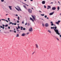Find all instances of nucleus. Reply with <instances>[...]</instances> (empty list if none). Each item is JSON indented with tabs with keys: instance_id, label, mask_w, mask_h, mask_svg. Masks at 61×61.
I'll list each match as a JSON object with an SVG mask.
<instances>
[{
	"instance_id": "nucleus-28",
	"label": "nucleus",
	"mask_w": 61,
	"mask_h": 61,
	"mask_svg": "<svg viewBox=\"0 0 61 61\" xmlns=\"http://www.w3.org/2000/svg\"><path fill=\"white\" fill-rule=\"evenodd\" d=\"M17 19H18V20H19V17H18Z\"/></svg>"
},
{
	"instance_id": "nucleus-36",
	"label": "nucleus",
	"mask_w": 61,
	"mask_h": 61,
	"mask_svg": "<svg viewBox=\"0 0 61 61\" xmlns=\"http://www.w3.org/2000/svg\"><path fill=\"white\" fill-rule=\"evenodd\" d=\"M56 38L57 39V40H58L59 41V39H58V38Z\"/></svg>"
},
{
	"instance_id": "nucleus-18",
	"label": "nucleus",
	"mask_w": 61,
	"mask_h": 61,
	"mask_svg": "<svg viewBox=\"0 0 61 61\" xmlns=\"http://www.w3.org/2000/svg\"><path fill=\"white\" fill-rule=\"evenodd\" d=\"M23 7H24V8H25L26 9H27V8H26V7L25 5H23Z\"/></svg>"
},
{
	"instance_id": "nucleus-26",
	"label": "nucleus",
	"mask_w": 61,
	"mask_h": 61,
	"mask_svg": "<svg viewBox=\"0 0 61 61\" xmlns=\"http://www.w3.org/2000/svg\"><path fill=\"white\" fill-rule=\"evenodd\" d=\"M41 15H42V16H44V15H45L44 14H41Z\"/></svg>"
},
{
	"instance_id": "nucleus-10",
	"label": "nucleus",
	"mask_w": 61,
	"mask_h": 61,
	"mask_svg": "<svg viewBox=\"0 0 61 61\" xmlns=\"http://www.w3.org/2000/svg\"><path fill=\"white\" fill-rule=\"evenodd\" d=\"M25 33H22V34H21V36H25Z\"/></svg>"
},
{
	"instance_id": "nucleus-27",
	"label": "nucleus",
	"mask_w": 61,
	"mask_h": 61,
	"mask_svg": "<svg viewBox=\"0 0 61 61\" xmlns=\"http://www.w3.org/2000/svg\"><path fill=\"white\" fill-rule=\"evenodd\" d=\"M23 30H25V28H23Z\"/></svg>"
},
{
	"instance_id": "nucleus-41",
	"label": "nucleus",
	"mask_w": 61,
	"mask_h": 61,
	"mask_svg": "<svg viewBox=\"0 0 61 61\" xmlns=\"http://www.w3.org/2000/svg\"><path fill=\"white\" fill-rule=\"evenodd\" d=\"M17 23H19V21L17 20Z\"/></svg>"
},
{
	"instance_id": "nucleus-31",
	"label": "nucleus",
	"mask_w": 61,
	"mask_h": 61,
	"mask_svg": "<svg viewBox=\"0 0 61 61\" xmlns=\"http://www.w3.org/2000/svg\"><path fill=\"white\" fill-rule=\"evenodd\" d=\"M26 35H28L29 34V33L27 32V33H26Z\"/></svg>"
},
{
	"instance_id": "nucleus-58",
	"label": "nucleus",
	"mask_w": 61,
	"mask_h": 61,
	"mask_svg": "<svg viewBox=\"0 0 61 61\" xmlns=\"http://www.w3.org/2000/svg\"><path fill=\"white\" fill-rule=\"evenodd\" d=\"M24 0L25 1H26V0Z\"/></svg>"
},
{
	"instance_id": "nucleus-33",
	"label": "nucleus",
	"mask_w": 61,
	"mask_h": 61,
	"mask_svg": "<svg viewBox=\"0 0 61 61\" xmlns=\"http://www.w3.org/2000/svg\"><path fill=\"white\" fill-rule=\"evenodd\" d=\"M44 7L45 8H46V6H45V5H44Z\"/></svg>"
},
{
	"instance_id": "nucleus-14",
	"label": "nucleus",
	"mask_w": 61,
	"mask_h": 61,
	"mask_svg": "<svg viewBox=\"0 0 61 61\" xmlns=\"http://www.w3.org/2000/svg\"><path fill=\"white\" fill-rule=\"evenodd\" d=\"M36 46V48H38V45L37 44H35Z\"/></svg>"
},
{
	"instance_id": "nucleus-25",
	"label": "nucleus",
	"mask_w": 61,
	"mask_h": 61,
	"mask_svg": "<svg viewBox=\"0 0 61 61\" xmlns=\"http://www.w3.org/2000/svg\"><path fill=\"white\" fill-rule=\"evenodd\" d=\"M10 24H12H12H13V23H12V22H10Z\"/></svg>"
},
{
	"instance_id": "nucleus-16",
	"label": "nucleus",
	"mask_w": 61,
	"mask_h": 61,
	"mask_svg": "<svg viewBox=\"0 0 61 61\" xmlns=\"http://www.w3.org/2000/svg\"><path fill=\"white\" fill-rule=\"evenodd\" d=\"M51 25H52V26L54 25V24L53 23V22H52V21L51 22Z\"/></svg>"
},
{
	"instance_id": "nucleus-59",
	"label": "nucleus",
	"mask_w": 61,
	"mask_h": 61,
	"mask_svg": "<svg viewBox=\"0 0 61 61\" xmlns=\"http://www.w3.org/2000/svg\"><path fill=\"white\" fill-rule=\"evenodd\" d=\"M21 30H23V29H22V28H21Z\"/></svg>"
},
{
	"instance_id": "nucleus-4",
	"label": "nucleus",
	"mask_w": 61,
	"mask_h": 61,
	"mask_svg": "<svg viewBox=\"0 0 61 61\" xmlns=\"http://www.w3.org/2000/svg\"><path fill=\"white\" fill-rule=\"evenodd\" d=\"M2 26H3V27L2 26H0V27L1 28H2L3 29H4V28H5V27H4L5 25L4 24H3Z\"/></svg>"
},
{
	"instance_id": "nucleus-35",
	"label": "nucleus",
	"mask_w": 61,
	"mask_h": 61,
	"mask_svg": "<svg viewBox=\"0 0 61 61\" xmlns=\"http://www.w3.org/2000/svg\"><path fill=\"white\" fill-rule=\"evenodd\" d=\"M5 21H6V22H7L8 23V21L7 20H5Z\"/></svg>"
},
{
	"instance_id": "nucleus-60",
	"label": "nucleus",
	"mask_w": 61,
	"mask_h": 61,
	"mask_svg": "<svg viewBox=\"0 0 61 61\" xmlns=\"http://www.w3.org/2000/svg\"><path fill=\"white\" fill-rule=\"evenodd\" d=\"M14 30H15V29H14Z\"/></svg>"
},
{
	"instance_id": "nucleus-46",
	"label": "nucleus",
	"mask_w": 61,
	"mask_h": 61,
	"mask_svg": "<svg viewBox=\"0 0 61 61\" xmlns=\"http://www.w3.org/2000/svg\"><path fill=\"white\" fill-rule=\"evenodd\" d=\"M16 29H17V30L18 29V28H17V27H16Z\"/></svg>"
},
{
	"instance_id": "nucleus-45",
	"label": "nucleus",
	"mask_w": 61,
	"mask_h": 61,
	"mask_svg": "<svg viewBox=\"0 0 61 61\" xmlns=\"http://www.w3.org/2000/svg\"><path fill=\"white\" fill-rule=\"evenodd\" d=\"M47 19H49V17H47Z\"/></svg>"
},
{
	"instance_id": "nucleus-20",
	"label": "nucleus",
	"mask_w": 61,
	"mask_h": 61,
	"mask_svg": "<svg viewBox=\"0 0 61 61\" xmlns=\"http://www.w3.org/2000/svg\"><path fill=\"white\" fill-rule=\"evenodd\" d=\"M59 9H60V8H59V7H57L58 11H59Z\"/></svg>"
},
{
	"instance_id": "nucleus-29",
	"label": "nucleus",
	"mask_w": 61,
	"mask_h": 61,
	"mask_svg": "<svg viewBox=\"0 0 61 61\" xmlns=\"http://www.w3.org/2000/svg\"><path fill=\"white\" fill-rule=\"evenodd\" d=\"M7 26H8V25H5V27H7Z\"/></svg>"
},
{
	"instance_id": "nucleus-47",
	"label": "nucleus",
	"mask_w": 61,
	"mask_h": 61,
	"mask_svg": "<svg viewBox=\"0 0 61 61\" xmlns=\"http://www.w3.org/2000/svg\"><path fill=\"white\" fill-rule=\"evenodd\" d=\"M51 29H53V27H51Z\"/></svg>"
},
{
	"instance_id": "nucleus-32",
	"label": "nucleus",
	"mask_w": 61,
	"mask_h": 61,
	"mask_svg": "<svg viewBox=\"0 0 61 61\" xmlns=\"http://www.w3.org/2000/svg\"><path fill=\"white\" fill-rule=\"evenodd\" d=\"M42 26H45V25H44V24H42Z\"/></svg>"
},
{
	"instance_id": "nucleus-1",
	"label": "nucleus",
	"mask_w": 61,
	"mask_h": 61,
	"mask_svg": "<svg viewBox=\"0 0 61 61\" xmlns=\"http://www.w3.org/2000/svg\"><path fill=\"white\" fill-rule=\"evenodd\" d=\"M17 8L16 7H15L16 10L18 11H22V10L21 9V8H20V7H19V6H16Z\"/></svg>"
},
{
	"instance_id": "nucleus-57",
	"label": "nucleus",
	"mask_w": 61,
	"mask_h": 61,
	"mask_svg": "<svg viewBox=\"0 0 61 61\" xmlns=\"http://www.w3.org/2000/svg\"><path fill=\"white\" fill-rule=\"evenodd\" d=\"M58 3H60V2H59V1H58Z\"/></svg>"
},
{
	"instance_id": "nucleus-49",
	"label": "nucleus",
	"mask_w": 61,
	"mask_h": 61,
	"mask_svg": "<svg viewBox=\"0 0 61 61\" xmlns=\"http://www.w3.org/2000/svg\"><path fill=\"white\" fill-rule=\"evenodd\" d=\"M17 30V31H19V30Z\"/></svg>"
},
{
	"instance_id": "nucleus-17",
	"label": "nucleus",
	"mask_w": 61,
	"mask_h": 61,
	"mask_svg": "<svg viewBox=\"0 0 61 61\" xmlns=\"http://www.w3.org/2000/svg\"><path fill=\"white\" fill-rule=\"evenodd\" d=\"M16 37H19V35L18 34H16Z\"/></svg>"
},
{
	"instance_id": "nucleus-50",
	"label": "nucleus",
	"mask_w": 61,
	"mask_h": 61,
	"mask_svg": "<svg viewBox=\"0 0 61 61\" xmlns=\"http://www.w3.org/2000/svg\"><path fill=\"white\" fill-rule=\"evenodd\" d=\"M60 37H61V35H60Z\"/></svg>"
},
{
	"instance_id": "nucleus-24",
	"label": "nucleus",
	"mask_w": 61,
	"mask_h": 61,
	"mask_svg": "<svg viewBox=\"0 0 61 61\" xmlns=\"http://www.w3.org/2000/svg\"><path fill=\"white\" fill-rule=\"evenodd\" d=\"M56 28H57V27L56 26L55 27V29H55L56 30Z\"/></svg>"
},
{
	"instance_id": "nucleus-53",
	"label": "nucleus",
	"mask_w": 61,
	"mask_h": 61,
	"mask_svg": "<svg viewBox=\"0 0 61 61\" xmlns=\"http://www.w3.org/2000/svg\"><path fill=\"white\" fill-rule=\"evenodd\" d=\"M21 28H23V27H21Z\"/></svg>"
},
{
	"instance_id": "nucleus-40",
	"label": "nucleus",
	"mask_w": 61,
	"mask_h": 61,
	"mask_svg": "<svg viewBox=\"0 0 61 61\" xmlns=\"http://www.w3.org/2000/svg\"><path fill=\"white\" fill-rule=\"evenodd\" d=\"M8 28H9V29H10V27L9 26L8 27Z\"/></svg>"
},
{
	"instance_id": "nucleus-9",
	"label": "nucleus",
	"mask_w": 61,
	"mask_h": 61,
	"mask_svg": "<svg viewBox=\"0 0 61 61\" xmlns=\"http://www.w3.org/2000/svg\"><path fill=\"white\" fill-rule=\"evenodd\" d=\"M52 10H55L56 9V8L55 7H53L52 8Z\"/></svg>"
},
{
	"instance_id": "nucleus-64",
	"label": "nucleus",
	"mask_w": 61,
	"mask_h": 61,
	"mask_svg": "<svg viewBox=\"0 0 61 61\" xmlns=\"http://www.w3.org/2000/svg\"><path fill=\"white\" fill-rule=\"evenodd\" d=\"M60 15H61V13L60 14Z\"/></svg>"
},
{
	"instance_id": "nucleus-15",
	"label": "nucleus",
	"mask_w": 61,
	"mask_h": 61,
	"mask_svg": "<svg viewBox=\"0 0 61 61\" xmlns=\"http://www.w3.org/2000/svg\"><path fill=\"white\" fill-rule=\"evenodd\" d=\"M45 1H42V4H45Z\"/></svg>"
},
{
	"instance_id": "nucleus-11",
	"label": "nucleus",
	"mask_w": 61,
	"mask_h": 61,
	"mask_svg": "<svg viewBox=\"0 0 61 61\" xmlns=\"http://www.w3.org/2000/svg\"><path fill=\"white\" fill-rule=\"evenodd\" d=\"M8 7L9 8H10V10H12V8H11L12 7V6H9Z\"/></svg>"
},
{
	"instance_id": "nucleus-2",
	"label": "nucleus",
	"mask_w": 61,
	"mask_h": 61,
	"mask_svg": "<svg viewBox=\"0 0 61 61\" xmlns=\"http://www.w3.org/2000/svg\"><path fill=\"white\" fill-rule=\"evenodd\" d=\"M54 30L55 32L56 33V34H58V35H60V33H59V31H58V30L54 29Z\"/></svg>"
},
{
	"instance_id": "nucleus-54",
	"label": "nucleus",
	"mask_w": 61,
	"mask_h": 61,
	"mask_svg": "<svg viewBox=\"0 0 61 61\" xmlns=\"http://www.w3.org/2000/svg\"><path fill=\"white\" fill-rule=\"evenodd\" d=\"M39 12H41H41L40 11H39Z\"/></svg>"
},
{
	"instance_id": "nucleus-44",
	"label": "nucleus",
	"mask_w": 61,
	"mask_h": 61,
	"mask_svg": "<svg viewBox=\"0 0 61 61\" xmlns=\"http://www.w3.org/2000/svg\"><path fill=\"white\" fill-rule=\"evenodd\" d=\"M14 33H16V31H14Z\"/></svg>"
},
{
	"instance_id": "nucleus-30",
	"label": "nucleus",
	"mask_w": 61,
	"mask_h": 61,
	"mask_svg": "<svg viewBox=\"0 0 61 61\" xmlns=\"http://www.w3.org/2000/svg\"><path fill=\"white\" fill-rule=\"evenodd\" d=\"M44 17H45V18H46V17H47V16L45 15V16H44Z\"/></svg>"
},
{
	"instance_id": "nucleus-42",
	"label": "nucleus",
	"mask_w": 61,
	"mask_h": 61,
	"mask_svg": "<svg viewBox=\"0 0 61 61\" xmlns=\"http://www.w3.org/2000/svg\"><path fill=\"white\" fill-rule=\"evenodd\" d=\"M1 1L2 2H4V0H1Z\"/></svg>"
},
{
	"instance_id": "nucleus-37",
	"label": "nucleus",
	"mask_w": 61,
	"mask_h": 61,
	"mask_svg": "<svg viewBox=\"0 0 61 61\" xmlns=\"http://www.w3.org/2000/svg\"><path fill=\"white\" fill-rule=\"evenodd\" d=\"M35 53V52H33V53H32V55H33V54H34V53Z\"/></svg>"
},
{
	"instance_id": "nucleus-13",
	"label": "nucleus",
	"mask_w": 61,
	"mask_h": 61,
	"mask_svg": "<svg viewBox=\"0 0 61 61\" xmlns=\"http://www.w3.org/2000/svg\"><path fill=\"white\" fill-rule=\"evenodd\" d=\"M30 19L32 21V22H34V20H33V19L31 18H30Z\"/></svg>"
},
{
	"instance_id": "nucleus-12",
	"label": "nucleus",
	"mask_w": 61,
	"mask_h": 61,
	"mask_svg": "<svg viewBox=\"0 0 61 61\" xmlns=\"http://www.w3.org/2000/svg\"><path fill=\"white\" fill-rule=\"evenodd\" d=\"M54 12H52L50 14V15H52L54 14Z\"/></svg>"
},
{
	"instance_id": "nucleus-39",
	"label": "nucleus",
	"mask_w": 61,
	"mask_h": 61,
	"mask_svg": "<svg viewBox=\"0 0 61 61\" xmlns=\"http://www.w3.org/2000/svg\"><path fill=\"white\" fill-rule=\"evenodd\" d=\"M1 20H4L5 21V20L4 19H2Z\"/></svg>"
},
{
	"instance_id": "nucleus-21",
	"label": "nucleus",
	"mask_w": 61,
	"mask_h": 61,
	"mask_svg": "<svg viewBox=\"0 0 61 61\" xmlns=\"http://www.w3.org/2000/svg\"><path fill=\"white\" fill-rule=\"evenodd\" d=\"M8 21H9V22H10V18H8Z\"/></svg>"
},
{
	"instance_id": "nucleus-19",
	"label": "nucleus",
	"mask_w": 61,
	"mask_h": 61,
	"mask_svg": "<svg viewBox=\"0 0 61 61\" xmlns=\"http://www.w3.org/2000/svg\"><path fill=\"white\" fill-rule=\"evenodd\" d=\"M48 8H49V9H50V8H51V6H48Z\"/></svg>"
},
{
	"instance_id": "nucleus-61",
	"label": "nucleus",
	"mask_w": 61,
	"mask_h": 61,
	"mask_svg": "<svg viewBox=\"0 0 61 61\" xmlns=\"http://www.w3.org/2000/svg\"><path fill=\"white\" fill-rule=\"evenodd\" d=\"M47 9H49V8H47Z\"/></svg>"
},
{
	"instance_id": "nucleus-55",
	"label": "nucleus",
	"mask_w": 61,
	"mask_h": 61,
	"mask_svg": "<svg viewBox=\"0 0 61 61\" xmlns=\"http://www.w3.org/2000/svg\"><path fill=\"white\" fill-rule=\"evenodd\" d=\"M33 0H30V1H33Z\"/></svg>"
},
{
	"instance_id": "nucleus-34",
	"label": "nucleus",
	"mask_w": 61,
	"mask_h": 61,
	"mask_svg": "<svg viewBox=\"0 0 61 61\" xmlns=\"http://www.w3.org/2000/svg\"><path fill=\"white\" fill-rule=\"evenodd\" d=\"M27 23H25V25H27Z\"/></svg>"
},
{
	"instance_id": "nucleus-56",
	"label": "nucleus",
	"mask_w": 61,
	"mask_h": 61,
	"mask_svg": "<svg viewBox=\"0 0 61 61\" xmlns=\"http://www.w3.org/2000/svg\"><path fill=\"white\" fill-rule=\"evenodd\" d=\"M26 5H27V6H28V5H27V4Z\"/></svg>"
},
{
	"instance_id": "nucleus-22",
	"label": "nucleus",
	"mask_w": 61,
	"mask_h": 61,
	"mask_svg": "<svg viewBox=\"0 0 61 61\" xmlns=\"http://www.w3.org/2000/svg\"><path fill=\"white\" fill-rule=\"evenodd\" d=\"M48 32H49L50 33H51V31L49 30H48Z\"/></svg>"
},
{
	"instance_id": "nucleus-43",
	"label": "nucleus",
	"mask_w": 61,
	"mask_h": 61,
	"mask_svg": "<svg viewBox=\"0 0 61 61\" xmlns=\"http://www.w3.org/2000/svg\"><path fill=\"white\" fill-rule=\"evenodd\" d=\"M24 23V21L22 22V24H23V23Z\"/></svg>"
},
{
	"instance_id": "nucleus-3",
	"label": "nucleus",
	"mask_w": 61,
	"mask_h": 61,
	"mask_svg": "<svg viewBox=\"0 0 61 61\" xmlns=\"http://www.w3.org/2000/svg\"><path fill=\"white\" fill-rule=\"evenodd\" d=\"M31 16L34 21H36V16H33L32 15H31Z\"/></svg>"
},
{
	"instance_id": "nucleus-6",
	"label": "nucleus",
	"mask_w": 61,
	"mask_h": 61,
	"mask_svg": "<svg viewBox=\"0 0 61 61\" xmlns=\"http://www.w3.org/2000/svg\"><path fill=\"white\" fill-rule=\"evenodd\" d=\"M32 29H32V28L30 27L29 29V31H30V32H31V31H32Z\"/></svg>"
},
{
	"instance_id": "nucleus-38",
	"label": "nucleus",
	"mask_w": 61,
	"mask_h": 61,
	"mask_svg": "<svg viewBox=\"0 0 61 61\" xmlns=\"http://www.w3.org/2000/svg\"><path fill=\"white\" fill-rule=\"evenodd\" d=\"M18 28L19 29H20V27H19V26H18Z\"/></svg>"
},
{
	"instance_id": "nucleus-8",
	"label": "nucleus",
	"mask_w": 61,
	"mask_h": 61,
	"mask_svg": "<svg viewBox=\"0 0 61 61\" xmlns=\"http://www.w3.org/2000/svg\"><path fill=\"white\" fill-rule=\"evenodd\" d=\"M45 25L46 27H48V25H49L48 23H47Z\"/></svg>"
},
{
	"instance_id": "nucleus-7",
	"label": "nucleus",
	"mask_w": 61,
	"mask_h": 61,
	"mask_svg": "<svg viewBox=\"0 0 61 61\" xmlns=\"http://www.w3.org/2000/svg\"><path fill=\"white\" fill-rule=\"evenodd\" d=\"M60 21L59 20L57 22H56V24H57V25H58V24H59V23H60Z\"/></svg>"
},
{
	"instance_id": "nucleus-23",
	"label": "nucleus",
	"mask_w": 61,
	"mask_h": 61,
	"mask_svg": "<svg viewBox=\"0 0 61 61\" xmlns=\"http://www.w3.org/2000/svg\"><path fill=\"white\" fill-rule=\"evenodd\" d=\"M12 25H16V23H15L14 24V23H13L12 24Z\"/></svg>"
},
{
	"instance_id": "nucleus-63",
	"label": "nucleus",
	"mask_w": 61,
	"mask_h": 61,
	"mask_svg": "<svg viewBox=\"0 0 61 61\" xmlns=\"http://www.w3.org/2000/svg\"><path fill=\"white\" fill-rule=\"evenodd\" d=\"M6 15H7V14H6Z\"/></svg>"
},
{
	"instance_id": "nucleus-52",
	"label": "nucleus",
	"mask_w": 61,
	"mask_h": 61,
	"mask_svg": "<svg viewBox=\"0 0 61 61\" xmlns=\"http://www.w3.org/2000/svg\"><path fill=\"white\" fill-rule=\"evenodd\" d=\"M53 29H54V28H55V27L54 26V27H53Z\"/></svg>"
},
{
	"instance_id": "nucleus-48",
	"label": "nucleus",
	"mask_w": 61,
	"mask_h": 61,
	"mask_svg": "<svg viewBox=\"0 0 61 61\" xmlns=\"http://www.w3.org/2000/svg\"><path fill=\"white\" fill-rule=\"evenodd\" d=\"M51 4H53V2H51Z\"/></svg>"
},
{
	"instance_id": "nucleus-5",
	"label": "nucleus",
	"mask_w": 61,
	"mask_h": 61,
	"mask_svg": "<svg viewBox=\"0 0 61 61\" xmlns=\"http://www.w3.org/2000/svg\"><path fill=\"white\" fill-rule=\"evenodd\" d=\"M28 12H29V13H32V10H31V9H29L28 10Z\"/></svg>"
},
{
	"instance_id": "nucleus-62",
	"label": "nucleus",
	"mask_w": 61,
	"mask_h": 61,
	"mask_svg": "<svg viewBox=\"0 0 61 61\" xmlns=\"http://www.w3.org/2000/svg\"><path fill=\"white\" fill-rule=\"evenodd\" d=\"M10 32H11V31H12V30H10Z\"/></svg>"
},
{
	"instance_id": "nucleus-51",
	"label": "nucleus",
	"mask_w": 61,
	"mask_h": 61,
	"mask_svg": "<svg viewBox=\"0 0 61 61\" xmlns=\"http://www.w3.org/2000/svg\"><path fill=\"white\" fill-rule=\"evenodd\" d=\"M16 16H18V15H17V14H16Z\"/></svg>"
}]
</instances>
